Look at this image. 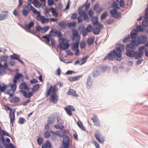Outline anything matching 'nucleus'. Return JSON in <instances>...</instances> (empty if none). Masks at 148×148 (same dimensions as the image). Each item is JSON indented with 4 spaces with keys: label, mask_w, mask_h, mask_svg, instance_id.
Here are the masks:
<instances>
[{
    "label": "nucleus",
    "mask_w": 148,
    "mask_h": 148,
    "mask_svg": "<svg viewBox=\"0 0 148 148\" xmlns=\"http://www.w3.org/2000/svg\"><path fill=\"white\" fill-rule=\"evenodd\" d=\"M99 74V70L97 69H95L93 72L92 75L93 77H95L98 76Z\"/></svg>",
    "instance_id": "c756f323"
},
{
    "label": "nucleus",
    "mask_w": 148,
    "mask_h": 148,
    "mask_svg": "<svg viewBox=\"0 0 148 148\" xmlns=\"http://www.w3.org/2000/svg\"><path fill=\"white\" fill-rule=\"evenodd\" d=\"M42 18L41 21L42 24H44L45 23H47L49 22V19L48 18H45L44 16H42Z\"/></svg>",
    "instance_id": "e433bc0d"
},
{
    "label": "nucleus",
    "mask_w": 148,
    "mask_h": 148,
    "mask_svg": "<svg viewBox=\"0 0 148 148\" xmlns=\"http://www.w3.org/2000/svg\"><path fill=\"white\" fill-rule=\"evenodd\" d=\"M93 29V28L91 25H88L86 29V30L88 32H92Z\"/></svg>",
    "instance_id": "49530a36"
},
{
    "label": "nucleus",
    "mask_w": 148,
    "mask_h": 148,
    "mask_svg": "<svg viewBox=\"0 0 148 148\" xmlns=\"http://www.w3.org/2000/svg\"><path fill=\"white\" fill-rule=\"evenodd\" d=\"M20 98L18 97H14L10 99V101L11 103H16L19 101Z\"/></svg>",
    "instance_id": "a878e982"
},
{
    "label": "nucleus",
    "mask_w": 148,
    "mask_h": 148,
    "mask_svg": "<svg viewBox=\"0 0 148 148\" xmlns=\"http://www.w3.org/2000/svg\"><path fill=\"white\" fill-rule=\"evenodd\" d=\"M40 87V85L39 84H37L35 85L33 87V88L32 89V91L33 92H36L38 89Z\"/></svg>",
    "instance_id": "2f4dec72"
},
{
    "label": "nucleus",
    "mask_w": 148,
    "mask_h": 148,
    "mask_svg": "<svg viewBox=\"0 0 148 148\" xmlns=\"http://www.w3.org/2000/svg\"><path fill=\"white\" fill-rule=\"evenodd\" d=\"M50 133L48 131H45L44 134V136L45 138H48L50 137Z\"/></svg>",
    "instance_id": "09e8293b"
},
{
    "label": "nucleus",
    "mask_w": 148,
    "mask_h": 148,
    "mask_svg": "<svg viewBox=\"0 0 148 148\" xmlns=\"http://www.w3.org/2000/svg\"><path fill=\"white\" fill-rule=\"evenodd\" d=\"M56 118L57 120V122L58 123L62 124L63 123V121L61 119L60 117V116H57Z\"/></svg>",
    "instance_id": "3c124183"
},
{
    "label": "nucleus",
    "mask_w": 148,
    "mask_h": 148,
    "mask_svg": "<svg viewBox=\"0 0 148 148\" xmlns=\"http://www.w3.org/2000/svg\"><path fill=\"white\" fill-rule=\"evenodd\" d=\"M85 47V43L84 41H82L80 43V47L82 49H83Z\"/></svg>",
    "instance_id": "052dcab7"
},
{
    "label": "nucleus",
    "mask_w": 148,
    "mask_h": 148,
    "mask_svg": "<svg viewBox=\"0 0 148 148\" xmlns=\"http://www.w3.org/2000/svg\"><path fill=\"white\" fill-rule=\"evenodd\" d=\"M52 15L56 17H58V14L56 12V10L53 8H51L50 9Z\"/></svg>",
    "instance_id": "bb28decb"
},
{
    "label": "nucleus",
    "mask_w": 148,
    "mask_h": 148,
    "mask_svg": "<svg viewBox=\"0 0 148 148\" xmlns=\"http://www.w3.org/2000/svg\"><path fill=\"white\" fill-rule=\"evenodd\" d=\"M79 45L74 43L71 45V49L73 51H75L76 49H78Z\"/></svg>",
    "instance_id": "473e14b6"
},
{
    "label": "nucleus",
    "mask_w": 148,
    "mask_h": 148,
    "mask_svg": "<svg viewBox=\"0 0 148 148\" xmlns=\"http://www.w3.org/2000/svg\"><path fill=\"white\" fill-rule=\"evenodd\" d=\"M91 21L93 25H96L98 23V19L97 17L94 16L91 19Z\"/></svg>",
    "instance_id": "b1692460"
},
{
    "label": "nucleus",
    "mask_w": 148,
    "mask_h": 148,
    "mask_svg": "<svg viewBox=\"0 0 148 148\" xmlns=\"http://www.w3.org/2000/svg\"><path fill=\"white\" fill-rule=\"evenodd\" d=\"M147 36L146 35L143 34L140 36L137 41V44L136 46H138L141 44H143L147 40Z\"/></svg>",
    "instance_id": "0eeeda50"
},
{
    "label": "nucleus",
    "mask_w": 148,
    "mask_h": 148,
    "mask_svg": "<svg viewBox=\"0 0 148 148\" xmlns=\"http://www.w3.org/2000/svg\"><path fill=\"white\" fill-rule=\"evenodd\" d=\"M70 140L69 138L65 135V148H69Z\"/></svg>",
    "instance_id": "cd10ccee"
},
{
    "label": "nucleus",
    "mask_w": 148,
    "mask_h": 148,
    "mask_svg": "<svg viewBox=\"0 0 148 148\" xmlns=\"http://www.w3.org/2000/svg\"><path fill=\"white\" fill-rule=\"evenodd\" d=\"M48 119L47 120V123L49 125H52L54 124L55 121V118L53 115L51 116L48 117Z\"/></svg>",
    "instance_id": "f8f14e48"
},
{
    "label": "nucleus",
    "mask_w": 148,
    "mask_h": 148,
    "mask_svg": "<svg viewBox=\"0 0 148 148\" xmlns=\"http://www.w3.org/2000/svg\"><path fill=\"white\" fill-rule=\"evenodd\" d=\"M113 72L115 73H118V70L117 66H113Z\"/></svg>",
    "instance_id": "0e129e2a"
},
{
    "label": "nucleus",
    "mask_w": 148,
    "mask_h": 148,
    "mask_svg": "<svg viewBox=\"0 0 148 148\" xmlns=\"http://www.w3.org/2000/svg\"><path fill=\"white\" fill-rule=\"evenodd\" d=\"M30 8L31 10L32 11L33 13L36 14L37 16H39L41 15L40 12L38 11L32 6L31 5Z\"/></svg>",
    "instance_id": "4be33fe9"
},
{
    "label": "nucleus",
    "mask_w": 148,
    "mask_h": 148,
    "mask_svg": "<svg viewBox=\"0 0 148 148\" xmlns=\"http://www.w3.org/2000/svg\"><path fill=\"white\" fill-rule=\"evenodd\" d=\"M10 56L11 57V59L16 60L20 62L22 64H24L23 61L19 58L20 57V56L19 55L14 53L12 55H10Z\"/></svg>",
    "instance_id": "4468645a"
},
{
    "label": "nucleus",
    "mask_w": 148,
    "mask_h": 148,
    "mask_svg": "<svg viewBox=\"0 0 148 148\" xmlns=\"http://www.w3.org/2000/svg\"><path fill=\"white\" fill-rule=\"evenodd\" d=\"M5 145L6 148H16L11 143H10L9 144L6 145Z\"/></svg>",
    "instance_id": "5fc2aeb1"
},
{
    "label": "nucleus",
    "mask_w": 148,
    "mask_h": 148,
    "mask_svg": "<svg viewBox=\"0 0 148 148\" xmlns=\"http://www.w3.org/2000/svg\"><path fill=\"white\" fill-rule=\"evenodd\" d=\"M138 32V30L137 29H134L132 30L130 33V35L132 38H136V34Z\"/></svg>",
    "instance_id": "aec40b11"
},
{
    "label": "nucleus",
    "mask_w": 148,
    "mask_h": 148,
    "mask_svg": "<svg viewBox=\"0 0 148 148\" xmlns=\"http://www.w3.org/2000/svg\"><path fill=\"white\" fill-rule=\"evenodd\" d=\"M49 29V27L48 26L42 27L41 32L42 33H45Z\"/></svg>",
    "instance_id": "a19ab883"
},
{
    "label": "nucleus",
    "mask_w": 148,
    "mask_h": 148,
    "mask_svg": "<svg viewBox=\"0 0 148 148\" xmlns=\"http://www.w3.org/2000/svg\"><path fill=\"white\" fill-rule=\"evenodd\" d=\"M145 46H142V47H139L138 48V52L140 53H141L142 55L144 53L145 51Z\"/></svg>",
    "instance_id": "c85d7f7f"
},
{
    "label": "nucleus",
    "mask_w": 148,
    "mask_h": 148,
    "mask_svg": "<svg viewBox=\"0 0 148 148\" xmlns=\"http://www.w3.org/2000/svg\"><path fill=\"white\" fill-rule=\"evenodd\" d=\"M23 78V76L21 73H17L14 76V78L17 80L20 78Z\"/></svg>",
    "instance_id": "4c0bfd02"
},
{
    "label": "nucleus",
    "mask_w": 148,
    "mask_h": 148,
    "mask_svg": "<svg viewBox=\"0 0 148 148\" xmlns=\"http://www.w3.org/2000/svg\"><path fill=\"white\" fill-rule=\"evenodd\" d=\"M99 5L98 3H97L94 5V10L97 13H99L103 10L102 8H99Z\"/></svg>",
    "instance_id": "a211bd4d"
},
{
    "label": "nucleus",
    "mask_w": 148,
    "mask_h": 148,
    "mask_svg": "<svg viewBox=\"0 0 148 148\" xmlns=\"http://www.w3.org/2000/svg\"><path fill=\"white\" fill-rule=\"evenodd\" d=\"M51 134H55L57 135H58L60 136H63L62 140V148H65V130H64L62 132L61 131L60 132L58 131H57L56 132L51 131Z\"/></svg>",
    "instance_id": "39448f33"
},
{
    "label": "nucleus",
    "mask_w": 148,
    "mask_h": 148,
    "mask_svg": "<svg viewBox=\"0 0 148 148\" xmlns=\"http://www.w3.org/2000/svg\"><path fill=\"white\" fill-rule=\"evenodd\" d=\"M34 25V23L33 21L30 22L28 24L25 25V27L29 30H31V28L33 27Z\"/></svg>",
    "instance_id": "6ab92c4d"
},
{
    "label": "nucleus",
    "mask_w": 148,
    "mask_h": 148,
    "mask_svg": "<svg viewBox=\"0 0 148 148\" xmlns=\"http://www.w3.org/2000/svg\"><path fill=\"white\" fill-rule=\"evenodd\" d=\"M137 44L136 41L135 40H133L131 41V44L128 45L126 46V49L127 52L126 55L127 56L131 55V54L134 52L136 49L135 45Z\"/></svg>",
    "instance_id": "20e7f679"
},
{
    "label": "nucleus",
    "mask_w": 148,
    "mask_h": 148,
    "mask_svg": "<svg viewBox=\"0 0 148 148\" xmlns=\"http://www.w3.org/2000/svg\"><path fill=\"white\" fill-rule=\"evenodd\" d=\"M112 8L115 9H116L117 10V9H120V8L118 7V4L114 2L113 4H112Z\"/></svg>",
    "instance_id": "603ef678"
},
{
    "label": "nucleus",
    "mask_w": 148,
    "mask_h": 148,
    "mask_svg": "<svg viewBox=\"0 0 148 148\" xmlns=\"http://www.w3.org/2000/svg\"><path fill=\"white\" fill-rule=\"evenodd\" d=\"M128 57L130 58H134L135 60L139 59L142 58V55L141 53H140L138 51L134 52L131 54V55H130Z\"/></svg>",
    "instance_id": "1a4fd4ad"
},
{
    "label": "nucleus",
    "mask_w": 148,
    "mask_h": 148,
    "mask_svg": "<svg viewBox=\"0 0 148 148\" xmlns=\"http://www.w3.org/2000/svg\"><path fill=\"white\" fill-rule=\"evenodd\" d=\"M65 111L66 113L69 116H71L72 115V113L71 110H70L67 107H65Z\"/></svg>",
    "instance_id": "8fccbe9b"
},
{
    "label": "nucleus",
    "mask_w": 148,
    "mask_h": 148,
    "mask_svg": "<svg viewBox=\"0 0 148 148\" xmlns=\"http://www.w3.org/2000/svg\"><path fill=\"white\" fill-rule=\"evenodd\" d=\"M25 121V118L23 117H21L19 118V123L20 124H24Z\"/></svg>",
    "instance_id": "6e6d98bb"
},
{
    "label": "nucleus",
    "mask_w": 148,
    "mask_h": 148,
    "mask_svg": "<svg viewBox=\"0 0 148 148\" xmlns=\"http://www.w3.org/2000/svg\"><path fill=\"white\" fill-rule=\"evenodd\" d=\"M84 6H81L78 8V13L80 16H83L86 14V12L83 10Z\"/></svg>",
    "instance_id": "dca6fc26"
},
{
    "label": "nucleus",
    "mask_w": 148,
    "mask_h": 148,
    "mask_svg": "<svg viewBox=\"0 0 148 148\" xmlns=\"http://www.w3.org/2000/svg\"><path fill=\"white\" fill-rule=\"evenodd\" d=\"M107 16V13L106 12L103 13L101 16V19L103 20L105 19Z\"/></svg>",
    "instance_id": "864d4df0"
},
{
    "label": "nucleus",
    "mask_w": 148,
    "mask_h": 148,
    "mask_svg": "<svg viewBox=\"0 0 148 148\" xmlns=\"http://www.w3.org/2000/svg\"><path fill=\"white\" fill-rule=\"evenodd\" d=\"M67 5L65 7V10L68 9L70 7V6L71 4V2L70 0H68L67 2Z\"/></svg>",
    "instance_id": "338daca9"
},
{
    "label": "nucleus",
    "mask_w": 148,
    "mask_h": 148,
    "mask_svg": "<svg viewBox=\"0 0 148 148\" xmlns=\"http://www.w3.org/2000/svg\"><path fill=\"white\" fill-rule=\"evenodd\" d=\"M124 48L125 47L122 44H117L116 45V49L107 54L103 58V60H108L111 61L114 58L118 61L121 60L122 59L121 51L123 50Z\"/></svg>",
    "instance_id": "f257e3e1"
},
{
    "label": "nucleus",
    "mask_w": 148,
    "mask_h": 148,
    "mask_svg": "<svg viewBox=\"0 0 148 148\" xmlns=\"http://www.w3.org/2000/svg\"><path fill=\"white\" fill-rule=\"evenodd\" d=\"M31 10V8L30 9L29 5H25L24 6L23 10L22 11L23 15L25 16H27Z\"/></svg>",
    "instance_id": "6e6552de"
},
{
    "label": "nucleus",
    "mask_w": 148,
    "mask_h": 148,
    "mask_svg": "<svg viewBox=\"0 0 148 148\" xmlns=\"http://www.w3.org/2000/svg\"><path fill=\"white\" fill-rule=\"evenodd\" d=\"M16 84H13L11 86V89L13 92H14L16 89Z\"/></svg>",
    "instance_id": "13d9d810"
},
{
    "label": "nucleus",
    "mask_w": 148,
    "mask_h": 148,
    "mask_svg": "<svg viewBox=\"0 0 148 148\" xmlns=\"http://www.w3.org/2000/svg\"><path fill=\"white\" fill-rule=\"evenodd\" d=\"M42 38L49 43L51 39L52 38L51 37V34L49 33V34H46L45 36H43Z\"/></svg>",
    "instance_id": "5701e85b"
},
{
    "label": "nucleus",
    "mask_w": 148,
    "mask_h": 148,
    "mask_svg": "<svg viewBox=\"0 0 148 148\" xmlns=\"http://www.w3.org/2000/svg\"><path fill=\"white\" fill-rule=\"evenodd\" d=\"M100 30L97 28H95L93 30V33L95 35L98 34L100 32Z\"/></svg>",
    "instance_id": "de8ad7c7"
},
{
    "label": "nucleus",
    "mask_w": 148,
    "mask_h": 148,
    "mask_svg": "<svg viewBox=\"0 0 148 148\" xmlns=\"http://www.w3.org/2000/svg\"><path fill=\"white\" fill-rule=\"evenodd\" d=\"M45 143L47 144V147L48 148H51V147L52 145L51 143L49 140L46 141V143Z\"/></svg>",
    "instance_id": "69168bd1"
},
{
    "label": "nucleus",
    "mask_w": 148,
    "mask_h": 148,
    "mask_svg": "<svg viewBox=\"0 0 148 148\" xmlns=\"http://www.w3.org/2000/svg\"><path fill=\"white\" fill-rule=\"evenodd\" d=\"M8 16V15L6 14H0V21L5 19Z\"/></svg>",
    "instance_id": "72a5a7b5"
},
{
    "label": "nucleus",
    "mask_w": 148,
    "mask_h": 148,
    "mask_svg": "<svg viewBox=\"0 0 148 148\" xmlns=\"http://www.w3.org/2000/svg\"><path fill=\"white\" fill-rule=\"evenodd\" d=\"M72 32L73 35L75 37H78V34L77 31L75 29H73L72 30Z\"/></svg>",
    "instance_id": "37998d69"
},
{
    "label": "nucleus",
    "mask_w": 148,
    "mask_h": 148,
    "mask_svg": "<svg viewBox=\"0 0 148 148\" xmlns=\"http://www.w3.org/2000/svg\"><path fill=\"white\" fill-rule=\"evenodd\" d=\"M37 8H39L40 7L41 4L37 0H34L32 3Z\"/></svg>",
    "instance_id": "393cba45"
},
{
    "label": "nucleus",
    "mask_w": 148,
    "mask_h": 148,
    "mask_svg": "<svg viewBox=\"0 0 148 148\" xmlns=\"http://www.w3.org/2000/svg\"><path fill=\"white\" fill-rule=\"evenodd\" d=\"M49 33L51 35V34H53V36L57 35V37L60 38L58 39L59 45H57V47L62 50H65V38H62V34L60 31L55 29H53Z\"/></svg>",
    "instance_id": "f03ea898"
},
{
    "label": "nucleus",
    "mask_w": 148,
    "mask_h": 148,
    "mask_svg": "<svg viewBox=\"0 0 148 148\" xmlns=\"http://www.w3.org/2000/svg\"><path fill=\"white\" fill-rule=\"evenodd\" d=\"M8 56L7 55H3L1 57L0 59L1 61H7V59L8 58Z\"/></svg>",
    "instance_id": "58836bf2"
},
{
    "label": "nucleus",
    "mask_w": 148,
    "mask_h": 148,
    "mask_svg": "<svg viewBox=\"0 0 148 148\" xmlns=\"http://www.w3.org/2000/svg\"><path fill=\"white\" fill-rule=\"evenodd\" d=\"M7 109L10 110V123H12V126H13L14 122L15 119V110H14L9 106L7 107Z\"/></svg>",
    "instance_id": "423d86ee"
},
{
    "label": "nucleus",
    "mask_w": 148,
    "mask_h": 148,
    "mask_svg": "<svg viewBox=\"0 0 148 148\" xmlns=\"http://www.w3.org/2000/svg\"><path fill=\"white\" fill-rule=\"evenodd\" d=\"M68 24L69 28H70L71 27L75 26L76 25V23L75 22H73L72 23H70Z\"/></svg>",
    "instance_id": "bf43d9fd"
},
{
    "label": "nucleus",
    "mask_w": 148,
    "mask_h": 148,
    "mask_svg": "<svg viewBox=\"0 0 148 148\" xmlns=\"http://www.w3.org/2000/svg\"><path fill=\"white\" fill-rule=\"evenodd\" d=\"M88 32L86 30H85L84 29L83 30L81 31V32L82 33V35L84 37L86 36L87 35Z\"/></svg>",
    "instance_id": "e2e57ef3"
},
{
    "label": "nucleus",
    "mask_w": 148,
    "mask_h": 148,
    "mask_svg": "<svg viewBox=\"0 0 148 148\" xmlns=\"http://www.w3.org/2000/svg\"><path fill=\"white\" fill-rule=\"evenodd\" d=\"M86 88L90 89L92 87V84L91 81V77L90 75L88 77L86 82Z\"/></svg>",
    "instance_id": "9b49d317"
},
{
    "label": "nucleus",
    "mask_w": 148,
    "mask_h": 148,
    "mask_svg": "<svg viewBox=\"0 0 148 148\" xmlns=\"http://www.w3.org/2000/svg\"><path fill=\"white\" fill-rule=\"evenodd\" d=\"M81 77V76L80 75L73 77H69L68 79L70 82H73L78 80Z\"/></svg>",
    "instance_id": "412c9836"
},
{
    "label": "nucleus",
    "mask_w": 148,
    "mask_h": 148,
    "mask_svg": "<svg viewBox=\"0 0 148 148\" xmlns=\"http://www.w3.org/2000/svg\"><path fill=\"white\" fill-rule=\"evenodd\" d=\"M94 39L92 38H88L87 40V43L89 45H91L93 44Z\"/></svg>",
    "instance_id": "ea45409f"
},
{
    "label": "nucleus",
    "mask_w": 148,
    "mask_h": 148,
    "mask_svg": "<svg viewBox=\"0 0 148 148\" xmlns=\"http://www.w3.org/2000/svg\"><path fill=\"white\" fill-rule=\"evenodd\" d=\"M145 19L148 18V7L146 8L145 12V14L143 16Z\"/></svg>",
    "instance_id": "4d7b16f0"
},
{
    "label": "nucleus",
    "mask_w": 148,
    "mask_h": 148,
    "mask_svg": "<svg viewBox=\"0 0 148 148\" xmlns=\"http://www.w3.org/2000/svg\"><path fill=\"white\" fill-rule=\"evenodd\" d=\"M84 6H81L78 8V13L80 16H83L86 14V12L83 10Z\"/></svg>",
    "instance_id": "2eb2a0df"
},
{
    "label": "nucleus",
    "mask_w": 148,
    "mask_h": 148,
    "mask_svg": "<svg viewBox=\"0 0 148 148\" xmlns=\"http://www.w3.org/2000/svg\"><path fill=\"white\" fill-rule=\"evenodd\" d=\"M88 57V56H86L83 58L82 59L80 60V65H81L84 64L86 62V60Z\"/></svg>",
    "instance_id": "c9c22d12"
},
{
    "label": "nucleus",
    "mask_w": 148,
    "mask_h": 148,
    "mask_svg": "<svg viewBox=\"0 0 148 148\" xmlns=\"http://www.w3.org/2000/svg\"><path fill=\"white\" fill-rule=\"evenodd\" d=\"M67 95H71L76 97L78 96V95L76 94L75 91L71 89L69 90L68 92L67 93Z\"/></svg>",
    "instance_id": "f3484780"
},
{
    "label": "nucleus",
    "mask_w": 148,
    "mask_h": 148,
    "mask_svg": "<svg viewBox=\"0 0 148 148\" xmlns=\"http://www.w3.org/2000/svg\"><path fill=\"white\" fill-rule=\"evenodd\" d=\"M137 28L138 29V31L140 32H142L144 31V29L140 25H137Z\"/></svg>",
    "instance_id": "774afa93"
},
{
    "label": "nucleus",
    "mask_w": 148,
    "mask_h": 148,
    "mask_svg": "<svg viewBox=\"0 0 148 148\" xmlns=\"http://www.w3.org/2000/svg\"><path fill=\"white\" fill-rule=\"evenodd\" d=\"M142 25L143 27H146L148 26V20H146L142 21Z\"/></svg>",
    "instance_id": "c03bdc74"
},
{
    "label": "nucleus",
    "mask_w": 148,
    "mask_h": 148,
    "mask_svg": "<svg viewBox=\"0 0 148 148\" xmlns=\"http://www.w3.org/2000/svg\"><path fill=\"white\" fill-rule=\"evenodd\" d=\"M47 3L49 6L52 5L54 3V1L53 0H47Z\"/></svg>",
    "instance_id": "680f3d73"
},
{
    "label": "nucleus",
    "mask_w": 148,
    "mask_h": 148,
    "mask_svg": "<svg viewBox=\"0 0 148 148\" xmlns=\"http://www.w3.org/2000/svg\"><path fill=\"white\" fill-rule=\"evenodd\" d=\"M95 136L97 140L100 143H102L104 142V140L103 137L101 136V134L99 132L96 131L95 133Z\"/></svg>",
    "instance_id": "9d476101"
},
{
    "label": "nucleus",
    "mask_w": 148,
    "mask_h": 148,
    "mask_svg": "<svg viewBox=\"0 0 148 148\" xmlns=\"http://www.w3.org/2000/svg\"><path fill=\"white\" fill-rule=\"evenodd\" d=\"M56 88L57 86L56 85L53 86H51L50 88L47 87L45 95L46 97H47L50 93H51L52 95L49 99L50 101H51L54 103H56L58 101V96L56 93Z\"/></svg>",
    "instance_id": "7ed1b4c3"
},
{
    "label": "nucleus",
    "mask_w": 148,
    "mask_h": 148,
    "mask_svg": "<svg viewBox=\"0 0 148 148\" xmlns=\"http://www.w3.org/2000/svg\"><path fill=\"white\" fill-rule=\"evenodd\" d=\"M117 12V10L116 9L114 8L110 11V14L112 15H115Z\"/></svg>",
    "instance_id": "a18cd8bd"
},
{
    "label": "nucleus",
    "mask_w": 148,
    "mask_h": 148,
    "mask_svg": "<svg viewBox=\"0 0 148 148\" xmlns=\"http://www.w3.org/2000/svg\"><path fill=\"white\" fill-rule=\"evenodd\" d=\"M37 141L39 145H41L42 144L43 142V140L42 137H40L37 139Z\"/></svg>",
    "instance_id": "79ce46f5"
},
{
    "label": "nucleus",
    "mask_w": 148,
    "mask_h": 148,
    "mask_svg": "<svg viewBox=\"0 0 148 148\" xmlns=\"http://www.w3.org/2000/svg\"><path fill=\"white\" fill-rule=\"evenodd\" d=\"M94 117L91 118V120L97 126H100V123L98 119L95 115L94 114Z\"/></svg>",
    "instance_id": "ddd939ff"
},
{
    "label": "nucleus",
    "mask_w": 148,
    "mask_h": 148,
    "mask_svg": "<svg viewBox=\"0 0 148 148\" xmlns=\"http://www.w3.org/2000/svg\"><path fill=\"white\" fill-rule=\"evenodd\" d=\"M27 88V85L25 83H22L20 85V88L21 89H26Z\"/></svg>",
    "instance_id": "7c9ffc66"
},
{
    "label": "nucleus",
    "mask_w": 148,
    "mask_h": 148,
    "mask_svg": "<svg viewBox=\"0 0 148 148\" xmlns=\"http://www.w3.org/2000/svg\"><path fill=\"white\" fill-rule=\"evenodd\" d=\"M7 61L5 62L4 64V65H2L0 63V69H1L2 67L4 68V71H3V72L4 73L5 72V70L6 69V68H7L8 66V65L7 64Z\"/></svg>",
    "instance_id": "f704fd0d"
}]
</instances>
